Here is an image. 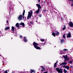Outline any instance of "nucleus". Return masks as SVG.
Masks as SVG:
<instances>
[{
    "label": "nucleus",
    "mask_w": 73,
    "mask_h": 73,
    "mask_svg": "<svg viewBox=\"0 0 73 73\" xmlns=\"http://www.w3.org/2000/svg\"><path fill=\"white\" fill-rule=\"evenodd\" d=\"M33 44L34 46V47L36 49H40L41 48L39 46H38V44H37V43H36V42H34L33 43Z\"/></svg>",
    "instance_id": "f257e3e1"
},
{
    "label": "nucleus",
    "mask_w": 73,
    "mask_h": 73,
    "mask_svg": "<svg viewBox=\"0 0 73 73\" xmlns=\"http://www.w3.org/2000/svg\"><path fill=\"white\" fill-rule=\"evenodd\" d=\"M25 13V10H24L23 12V15H20L18 17V19L19 20H22V19L23 17V19H24V14Z\"/></svg>",
    "instance_id": "f03ea898"
},
{
    "label": "nucleus",
    "mask_w": 73,
    "mask_h": 73,
    "mask_svg": "<svg viewBox=\"0 0 73 73\" xmlns=\"http://www.w3.org/2000/svg\"><path fill=\"white\" fill-rule=\"evenodd\" d=\"M33 13V11H31L30 12L29 11L28 12V15L27 17V19L28 20L29 19H30V18H31V16H32Z\"/></svg>",
    "instance_id": "7ed1b4c3"
},
{
    "label": "nucleus",
    "mask_w": 73,
    "mask_h": 73,
    "mask_svg": "<svg viewBox=\"0 0 73 73\" xmlns=\"http://www.w3.org/2000/svg\"><path fill=\"white\" fill-rule=\"evenodd\" d=\"M56 70L59 73H62V69H60L59 68H56Z\"/></svg>",
    "instance_id": "20e7f679"
},
{
    "label": "nucleus",
    "mask_w": 73,
    "mask_h": 73,
    "mask_svg": "<svg viewBox=\"0 0 73 73\" xmlns=\"http://www.w3.org/2000/svg\"><path fill=\"white\" fill-rule=\"evenodd\" d=\"M52 35L53 36L55 37V35L58 36L59 35V33L56 31V34L54 33H52Z\"/></svg>",
    "instance_id": "39448f33"
},
{
    "label": "nucleus",
    "mask_w": 73,
    "mask_h": 73,
    "mask_svg": "<svg viewBox=\"0 0 73 73\" xmlns=\"http://www.w3.org/2000/svg\"><path fill=\"white\" fill-rule=\"evenodd\" d=\"M39 12H40V9H39L34 12V14L35 15H36V14L37 15H38V14L39 13Z\"/></svg>",
    "instance_id": "423d86ee"
},
{
    "label": "nucleus",
    "mask_w": 73,
    "mask_h": 73,
    "mask_svg": "<svg viewBox=\"0 0 73 73\" xmlns=\"http://www.w3.org/2000/svg\"><path fill=\"white\" fill-rule=\"evenodd\" d=\"M64 57L65 60H69V58L68 57V56L67 55H66L65 56H64Z\"/></svg>",
    "instance_id": "0eeeda50"
},
{
    "label": "nucleus",
    "mask_w": 73,
    "mask_h": 73,
    "mask_svg": "<svg viewBox=\"0 0 73 73\" xmlns=\"http://www.w3.org/2000/svg\"><path fill=\"white\" fill-rule=\"evenodd\" d=\"M67 64V63L66 62H64L61 63H60V66H62L64 65H66Z\"/></svg>",
    "instance_id": "6e6552de"
},
{
    "label": "nucleus",
    "mask_w": 73,
    "mask_h": 73,
    "mask_svg": "<svg viewBox=\"0 0 73 73\" xmlns=\"http://www.w3.org/2000/svg\"><path fill=\"white\" fill-rule=\"evenodd\" d=\"M68 24L70 27H73V24L71 22H70Z\"/></svg>",
    "instance_id": "1a4fd4ad"
},
{
    "label": "nucleus",
    "mask_w": 73,
    "mask_h": 73,
    "mask_svg": "<svg viewBox=\"0 0 73 73\" xmlns=\"http://www.w3.org/2000/svg\"><path fill=\"white\" fill-rule=\"evenodd\" d=\"M67 37L68 38H70L71 37V34L70 33H69L68 34H67Z\"/></svg>",
    "instance_id": "9d476101"
},
{
    "label": "nucleus",
    "mask_w": 73,
    "mask_h": 73,
    "mask_svg": "<svg viewBox=\"0 0 73 73\" xmlns=\"http://www.w3.org/2000/svg\"><path fill=\"white\" fill-rule=\"evenodd\" d=\"M27 37L25 36L24 38V42H27L28 41V40H27Z\"/></svg>",
    "instance_id": "9b49d317"
},
{
    "label": "nucleus",
    "mask_w": 73,
    "mask_h": 73,
    "mask_svg": "<svg viewBox=\"0 0 73 73\" xmlns=\"http://www.w3.org/2000/svg\"><path fill=\"white\" fill-rule=\"evenodd\" d=\"M36 6L38 7V9H39L40 8H41V6L39 4H37L36 5Z\"/></svg>",
    "instance_id": "f8f14e48"
},
{
    "label": "nucleus",
    "mask_w": 73,
    "mask_h": 73,
    "mask_svg": "<svg viewBox=\"0 0 73 73\" xmlns=\"http://www.w3.org/2000/svg\"><path fill=\"white\" fill-rule=\"evenodd\" d=\"M31 73H35V71L34 70H31Z\"/></svg>",
    "instance_id": "ddd939ff"
},
{
    "label": "nucleus",
    "mask_w": 73,
    "mask_h": 73,
    "mask_svg": "<svg viewBox=\"0 0 73 73\" xmlns=\"http://www.w3.org/2000/svg\"><path fill=\"white\" fill-rule=\"evenodd\" d=\"M58 62L57 61V62H56L54 64V68H56V65H57V63Z\"/></svg>",
    "instance_id": "4468645a"
},
{
    "label": "nucleus",
    "mask_w": 73,
    "mask_h": 73,
    "mask_svg": "<svg viewBox=\"0 0 73 73\" xmlns=\"http://www.w3.org/2000/svg\"><path fill=\"white\" fill-rule=\"evenodd\" d=\"M16 27H17V28H19V24L18 23H17L16 24Z\"/></svg>",
    "instance_id": "2eb2a0df"
},
{
    "label": "nucleus",
    "mask_w": 73,
    "mask_h": 73,
    "mask_svg": "<svg viewBox=\"0 0 73 73\" xmlns=\"http://www.w3.org/2000/svg\"><path fill=\"white\" fill-rule=\"evenodd\" d=\"M65 68L67 69V70H69V66H66Z\"/></svg>",
    "instance_id": "dca6fc26"
},
{
    "label": "nucleus",
    "mask_w": 73,
    "mask_h": 73,
    "mask_svg": "<svg viewBox=\"0 0 73 73\" xmlns=\"http://www.w3.org/2000/svg\"><path fill=\"white\" fill-rule=\"evenodd\" d=\"M20 25H22V26H25V24H24V23H21Z\"/></svg>",
    "instance_id": "f3484780"
},
{
    "label": "nucleus",
    "mask_w": 73,
    "mask_h": 73,
    "mask_svg": "<svg viewBox=\"0 0 73 73\" xmlns=\"http://www.w3.org/2000/svg\"><path fill=\"white\" fill-rule=\"evenodd\" d=\"M64 39H62L61 40L60 42L61 43H63V42H64Z\"/></svg>",
    "instance_id": "a211bd4d"
},
{
    "label": "nucleus",
    "mask_w": 73,
    "mask_h": 73,
    "mask_svg": "<svg viewBox=\"0 0 73 73\" xmlns=\"http://www.w3.org/2000/svg\"><path fill=\"white\" fill-rule=\"evenodd\" d=\"M9 29V27H7L5 28V30H8V29Z\"/></svg>",
    "instance_id": "6ab92c4d"
},
{
    "label": "nucleus",
    "mask_w": 73,
    "mask_h": 73,
    "mask_svg": "<svg viewBox=\"0 0 73 73\" xmlns=\"http://www.w3.org/2000/svg\"><path fill=\"white\" fill-rule=\"evenodd\" d=\"M40 67H41V68H42V69H43L42 70H41V72H42L43 71H44V67L42 66H41Z\"/></svg>",
    "instance_id": "aec40b11"
},
{
    "label": "nucleus",
    "mask_w": 73,
    "mask_h": 73,
    "mask_svg": "<svg viewBox=\"0 0 73 73\" xmlns=\"http://www.w3.org/2000/svg\"><path fill=\"white\" fill-rule=\"evenodd\" d=\"M14 29H15V28H14V27L13 26L12 27V29H11L12 31H14Z\"/></svg>",
    "instance_id": "412c9836"
},
{
    "label": "nucleus",
    "mask_w": 73,
    "mask_h": 73,
    "mask_svg": "<svg viewBox=\"0 0 73 73\" xmlns=\"http://www.w3.org/2000/svg\"><path fill=\"white\" fill-rule=\"evenodd\" d=\"M64 27L63 28V30H65V29L66 28V26L65 25L64 26Z\"/></svg>",
    "instance_id": "4be33fe9"
},
{
    "label": "nucleus",
    "mask_w": 73,
    "mask_h": 73,
    "mask_svg": "<svg viewBox=\"0 0 73 73\" xmlns=\"http://www.w3.org/2000/svg\"><path fill=\"white\" fill-rule=\"evenodd\" d=\"M70 1H72V4H71V6H73V0H68Z\"/></svg>",
    "instance_id": "5701e85b"
},
{
    "label": "nucleus",
    "mask_w": 73,
    "mask_h": 73,
    "mask_svg": "<svg viewBox=\"0 0 73 73\" xmlns=\"http://www.w3.org/2000/svg\"><path fill=\"white\" fill-rule=\"evenodd\" d=\"M64 73H66L67 72V71L66 70L64 69Z\"/></svg>",
    "instance_id": "b1692460"
},
{
    "label": "nucleus",
    "mask_w": 73,
    "mask_h": 73,
    "mask_svg": "<svg viewBox=\"0 0 73 73\" xmlns=\"http://www.w3.org/2000/svg\"><path fill=\"white\" fill-rule=\"evenodd\" d=\"M63 51H67V50H68V49H63Z\"/></svg>",
    "instance_id": "393cba45"
},
{
    "label": "nucleus",
    "mask_w": 73,
    "mask_h": 73,
    "mask_svg": "<svg viewBox=\"0 0 73 73\" xmlns=\"http://www.w3.org/2000/svg\"><path fill=\"white\" fill-rule=\"evenodd\" d=\"M40 41H44V39H40Z\"/></svg>",
    "instance_id": "a878e982"
},
{
    "label": "nucleus",
    "mask_w": 73,
    "mask_h": 73,
    "mask_svg": "<svg viewBox=\"0 0 73 73\" xmlns=\"http://www.w3.org/2000/svg\"><path fill=\"white\" fill-rule=\"evenodd\" d=\"M65 34H64L63 35V38H65Z\"/></svg>",
    "instance_id": "bb28decb"
},
{
    "label": "nucleus",
    "mask_w": 73,
    "mask_h": 73,
    "mask_svg": "<svg viewBox=\"0 0 73 73\" xmlns=\"http://www.w3.org/2000/svg\"><path fill=\"white\" fill-rule=\"evenodd\" d=\"M4 73H8V72H7V70H6L5 71Z\"/></svg>",
    "instance_id": "cd10ccee"
},
{
    "label": "nucleus",
    "mask_w": 73,
    "mask_h": 73,
    "mask_svg": "<svg viewBox=\"0 0 73 73\" xmlns=\"http://www.w3.org/2000/svg\"><path fill=\"white\" fill-rule=\"evenodd\" d=\"M69 62L70 64H72V63L73 62V61H70Z\"/></svg>",
    "instance_id": "c85d7f7f"
},
{
    "label": "nucleus",
    "mask_w": 73,
    "mask_h": 73,
    "mask_svg": "<svg viewBox=\"0 0 73 73\" xmlns=\"http://www.w3.org/2000/svg\"><path fill=\"white\" fill-rule=\"evenodd\" d=\"M38 16L40 17H41V15H38Z\"/></svg>",
    "instance_id": "c756f323"
},
{
    "label": "nucleus",
    "mask_w": 73,
    "mask_h": 73,
    "mask_svg": "<svg viewBox=\"0 0 73 73\" xmlns=\"http://www.w3.org/2000/svg\"><path fill=\"white\" fill-rule=\"evenodd\" d=\"M66 66H62L63 67H64V68H65Z\"/></svg>",
    "instance_id": "7c9ffc66"
},
{
    "label": "nucleus",
    "mask_w": 73,
    "mask_h": 73,
    "mask_svg": "<svg viewBox=\"0 0 73 73\" xmlns=\"http://www.w3.org/2000/svg\"><path fill=\"white\" fill-rule=\"evenodd\" d=\"M22 36H21V35L20 36V38H22Z\"/></svg>",
    "instance_id": "2f4dec72"
},
{
    "label": "nucleus",
    "mask_w": 73,
    "mask_h": 73,
    "mask_svg": "<svg viewBox=\"0 0 73 73\" xmlns=\"http://www.w3.org/2000/svg\"><path fill=\"white\" fill-rule=\"evenodd\" d=\"M38 2H39V3H40V0H38Z\"/></svg>",
    "instance_id": "473e14b6"
},
{
    "label": "nucleus",
    "mask_w": 73,
    "mask_h": 73,
    "mask_svg": "<svg viewBox=\"0 0 73 73\" xmlns=\"http://www.w3.org/2000/svg\"><path fill=\"white\" fill-rule=\"evenodd\" d=\"M7 23H8V21H7Z\"/></svg>",
    "instance_id": "72a5a7b5"
},
{
    "label": "nucleus",
    "mask_w": 73,
    "mask_h": 73,
    "mask_svg": "<svg viewBox=\"0 0 73 73\" xmlns=\"http://www.w3.org/2000/svg\"><path fill=\"white\" fill-rule=\"evenodd\" d=\"M30 23H32V22H30Z\"/></svg>",
    "instance_id": "f704fd0d"
}]
</instances>
